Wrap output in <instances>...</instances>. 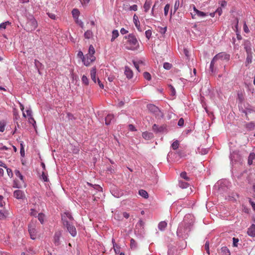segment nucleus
I'll use <instances>...</instances> for the list:
<instances>
[{
	"instance_id": "64",
	"label": "nucleus",
	"mask_w": 255,
	"mask_h": 255,
	"mask_svg": "<svg viewBox=\"0 0 255 255\" xmlns=\"http://www.w3.org/2000/svg\"><path fill=\"white\" fill-rule=\"evenodd\" d=\"M215 12L217 13L219 15H221L222 13V9L221 7H219L216 10Z\"/></svg>"
},
{
	"instance_id": "10",
	"label": "nucleus",
	"mask_w": 255,
	"mask_h": 255,
	"mask_svg": "<svg viewBox=\"0 0 255 255\" xmlns=\"http://www.w3.org/2000/svg\"><path fill=\"white\" fill-rule=\"evenodd\" d=\"M13 196L17 199H22L25 197L24 193L20 190H16L14 191Z\"/></svg>"
},
{
	"instance_id": "50",
	"label": "nucleus",
	"mask_w": 255,
	"mask_h": 255,
	"mask_svg": "<svg viewBox=\"0 0 255 255\" xmlns=\"http://www.w3.org/2000/svg\"><path fill=\"white\" fill-rule=\"evenodd\" d=\"M215 61H216V60H214V58H213L211 62V63H210V69L212 72H214V63H215Z\"/></svg>"
},
{
	"instance_id": "19",
	"label": "nucleus",
	"mask_w": 255,
	"mask_h": 255,
	"mask_svg": "<svg viewBox=\"0 0 255 255\" xmlns=\"http://www.w3.org/2000/svg\"><path fill=\"white\" fill-rule=\"evenodd\" d=\"M96 68L95 67H93L92 68V69L91 70V78L92 80L94 82V83L96 82Z\"/></svg>"
},
{
	"instance_id": "42",
	"label": "nucleus",
	"mask_w": 255,
	"mask_h": 255,
	"mask_svg": "<svg viewBox=\"0 0 255 255\" xmlns=\"http://www.w3.org/2000/svg\"><path fill=\"white\" fill-rule=\"evenodd\" d=\"M179 4H180L179 0H176V1L174 4V11L173 14H174L175 12H176V11L178 9L179 7Z\"/></svg>"
},
{
	"instance_id": "27",
	"label": "nucleus",
	"mask_w": 255,
	"mask_h": 255,
	"mask_svg": "<svg viewBox=\"0 0 255 255\" xmlns=\"http://www.w3.org/2000/svg\"><path fill=\"white\" fill-rule=\"evenodd\" d=\"M246 128L249 130H252L255 128V123L253 122L249 123L246 125Z\"/></svg>"
},
{
	"instance_id": "47",
	"label": "nucleus",
	"mask_w": 255,
	"mask_h": 255,
	"mask_svg": "<svg viewBox=\"0 0 255 255\" xmlns=\"http://www.w3.org/2000/svg\"><path fill=\"white\" fill-rule=\"evenodd\" d=\"M143 77L145 79L147 80H150L151 79V75L148 72H144L143 73Z\"/></svg>"
},
{
	"instance_id": "53",
	"label": "nucleus",
	"mask_w": 255,
	"mask_h": 255,
	"mask_svg": "<svg viewBox=\"0 0 255 255\" xmlns=\"http://www.w3.org/2000/svg\"><path fill=\"white\" fill-rule=\"evenodd\" d=\"M184 120L183 118H180L178 122V126L179 127H183L184 125Z\"/></svg>"
},
{
	"instance_id": "38",
	"label": "nucleus",
	"mask_w": 255,
	"mask_h": 255,
	"mask_svg": "<svg viewBox=\"0 0 255 255\" xmlns=\"http://www.w3.org/2000/svg\"><path fill=\"white\" fill-rule=\"evenodd\" d=\"M5 122L4 121L0 122V131L3 132L5 129Z\"/></svg>"
},
{
	"instance_id": "16",
	"label": "nucleus",
	"mask_w": 255,
	"mask_h": 255,
	"mask_svg": "<svg viewBox=\"0 0 255 255\" xmlns=\"http://www.w3.org/2000/svg\"><path fill=\"white\" fill-rule=\"evenodd\" d=\"M151 4V0H146L144 4L143 7L145 12H147Z\"/></svg>"
},
{
	"instance_id": "56",
	"label": "nucleus",
	"mask_w": 255,
	"mask_h": 255,
	"mask_svg": "<svg viewBox=\"0 0 255 255\" xmlns=\"http://www.w3.org/2000/svg\"><path fill=\"white\" fill-rule=\"evenodd\" d=\"M47 14L50 18H51L52 19H56V15L55 14L52 13H50V12H48V13H47Z\"/></svg>"
},
{
	"instance_id": "40",
	"label": "nucleus",
	"mask_w": 255,
	"mask_h": 255,
	"mask_svg": "<svg viewBox=\"0 0 255 255\" xmlns=\"http://www.w3.org/2000/svg\"><path fill=\"white\" fill-rule=\"evenodd\" d=\"M44 217L45 216L42 213H39L38 215V219L41 224H43L44 222Z\"/></svg>"
},
{
	"instance_id": "21",
	"label": "nucleus",
	"mask_w": 255,
	"mask_h": 255,
	"mask_svg": "<svg viewBox=\"0 0 255 255\" xmlns=\"http://www.w3.org/2000/svg\"><path fill=\"white\" fill-rule=\"evenodd\" d=\"M114 119L113 115L109 114L107 115V116L105 118V124L107 125H110L111 122V121Z\"/></svg>"
},
{
	"instance_id": "29",
	"label": "nucleus",
	"mask_w": 255,
	"mask_h": 255,
	"mask_svg": "<svg viewBox=\"0 0 255 255\" xmlns=\"http://www.w3.org/2000/svg\"><path fill=\"white\" fill-rule=\"evenodd\" d=\"M247 58L246 61V65L247 66L248 64L252 63V54H247Z\"/></svg>"
},
{
	"instance_id": "2",
	"label": "nucleus",
	"mask_w": 255,
	"mask_h": 255,
	"mask_svg": "<svg viewBox=\"0 0 255 255\" xmlns=\"http://www.w3.org/2000/svg\"><path fill=\"white\" fill-rule=\"evenodd\" d=\"M191 230L190 225L188 223H181L178 226L177 231V235L182 239H186L189 236Z\"/></svg>"
},
{
	"instance_id": "11",
	"label": "nucleus",
	"mask_w": 255,
	"mask_h": 255,
	"mask_svg": "<svg viewBox=\"0 0 255 255\" xmlns=\"http://www.w3.org/2000/svg\"><path fill=\"white\" fill-rule=\"evenodd\" d=\"M124 73L127 78L130 79L132 78L133 72L128 66H125Z\"/></svg>"
},
{
	"instance_id": "4",
	"label": "nucleus",
	"mask_w": 255,
	"mask_h": 255,
	"mask_svg": "<svg viewBox=\"0 0 255 255\" xmlns=\"http://www.w3.org/2000/svg\"><path fill=\"white\" fill-rule=\"evenodd\" d=\"M37 26V22L36 19L33 17L31 16L28 18L27 22L26 24V29L27 31H33Z\"/></svg>"
},
{
	"instance_id": "62",
	"label": "nucleus",
	"mask_w": 255,
	"mask_h": 255,
	"mask_svg": "<svg viewBox=\"0 0 255 255\" xmlns=\"http://www.w3.org/2000/svg\"><path fill=\"white\" fill-rule=\"evenodd\" d=\"M115 79V77L114 75H110L108 77V80L109 82H112Z\"/></svg>"
},
{
	"instance_id": "18",
	"label": "nucleus",
	"mask_w": 255,
	"mask_h": 255,
	"mask_svg": "<svg viewBox=\"0 0 255 255\" xmlns=\"http://www.w3.org/2000/svg\"><path fill=\"white\" fill-rule=\"evenodd\" d=\"M194 11L198 16L203 17L207 15V14L203 11L198 10L195 6L193 7Z\"/></svg>"
},
{
	"instance_id": "30",
	"label": "nucleus",
	"mask_w": 255,
	"mask_h": 255,
	"mask_svg": "<svg viewBox=\"0 0 255 255\" xmlns=\"http://www.w3.org/2000/svg\"><path fill=\"white\" fill-rule=\"evenodd\" d=\"M221 250L223 255H230V252L226 247H222Z\"/></svg>"
},
{
	"instance_id": "32",
	"label": "nucleus",
	"mask_w": 255,
	"mask_h": 255,
	"mask_svg": "<svg viewBox=\"0 0 255 255\" xmlns=\"http://www.w3.org/2000/svg\"><path fill=\"white\" fill-rule=\"evenodd\" d=\"M93 36V33L91 30H87L84 33V36L87 39H90Z\"/></svg>"
},
{
	"instance_id": "9",
	"label": "nucleus",
	"mask_w": 255,
	"mask_h": 255,
	"mask_svg": "<svg viewBox=\"0 0 255 255\" xmlns=\"http://www.w3.org/2000/svg\"><path fill=\"white\" fill-rule=\"evenodd\" d=\"M152 130L157 133V132H163L165 131H166V128L165 126H162L160 127H158V126L156 124H154L152 126Z\"/></svg>"
},
{
	"instance_id": "51",
	"label": "nucleus",
	"mask_w": 255,
	"mask_h": 255,
	"mask_svg": "<svg viewBox=\"0 0 255 255\" xmlns=\"http://www.w3.org/2000/svg\"><path fill=\"white\" fill-rule=\"evenodd\" d=\"M239 240L238 238H233V247H238V244Z\"/></svg>"
},
{
	"instance_id": "13",
	"label": "nucleus",
	"mask_w": 255,
	"mask_h": 255,
	"mask_svg": "<svg viewBox=\"0 0 255 255\" xmlns=\"http://www.w3.org/2000/svg\"><path fill=\"white\" fill-rule=\"evenodd\" d=\"M244 48L246 50V51L247 52V54H252V46L251 43L247 41L245 42L244 44Z\"/></svg>"
},
{
	"instance_id": "60",
	"label": "nucleus",
	"mask_w": 255,
	"mask_h": 255,
	"mask_svg": "<svg viewBox=\"0 0 255 255\" xmlns=\"http://www.w3.org/2000/svg\"><path fill=\"white\" fill-rule=\"evenodd\" d=\"M244 30L246 33H249V29L246 24V23H244V26H243Z\"/></svg>"
},
{
	"instance_id": "54",
	"label": "nucleus",
	"mask_w": 255,
	"mask_h": 255,
	"mask_svg": "<svg viewBox=\"0 0 255 255\" xmlns=\"http://www.w3.org/2000/svg\"><path fill=\"white\" fill-rule=\"evenodd\" d=\"M159 32L161 34H164L166 31V29H167V27H159Z\"/></svg>"
},
{
	"instance_id": "63",
	"label": "nucleus",
	"mask_w": 255,
	"mask_h": 255,
	"mask_svg": "<svg viewBox=\"0 0 255 255\" xmlns=\"http://www.w3.org/2000/svg\"><path fill=\"white\" fill-rule=\"evenodd\" d=\"M30 215L33 216H36L37 215V212L33 209L30 210Z\"/></svg>"
},
{
	"instance_id": "12",
	"label": "nucleus",
	"mask_w": 255,
	"mask_h": 255,
	"mask_svg": "<svg viewBox=\"0 0 255 255\" xmlns=\"http://www.w3.org/2000/svg\"><path fill=\"white\" fill-rule=\"evenodd\" d=\"M61 236V232L59 231L55 233L54 236V242L56 245H59L60 244V238Z\"/></svg>"
},
{
	"instance_id": "44",
	"label": "nucleus",
	"mask_w": 255,
	"mask_h": 255,
	"mask_svg": "<svg viewBox=\"0 0 255 255\" xmlns=\"http://www.w3.org/2000/svg\"><path fill=\"white\" fill-rule=\"evenodd\" d=\"M169 8L170 5L169 4H166L164 8V13L165 16H166L168 14Z\"/></svg>"
},
{
	"instance_id": "22",
	"label": "nucleus",
	"mask_w": 255,
	"mask_h": 255,
	"mask_svg": "<svg viewBox=\"0 0 255 255\" xmlns=\"http://www.w3.org/2000/svg\"><path fill=\"white\" fill-rule=\"evenodd\" d=\"M167 223L165 222V221L160 222L159 223L158 226V229L160 231H163L165 230V229L167 227Z\"/></svg>"
},
{
	"instance_id": "45",
	"label": "nucleus",
	"mask_w": 255,
	"mask_h": 255,
	"mask_svg": "<svg viewBox=\"0 0 255 255\" xmlns=\"http://www.w3.org/2000/svg\"><path fill=\"white\" fill-rule=\"evenodd\" d=\"M205 250H206L207 253L208 254H209L210 251H209V242L208 241H207L205 243V246H204Z\"/></svg>"
},
{
	"instance_id": "24",
	"label": "nucleus",
	"mask_w": 255,
	"mask_h": 255,
	"mask_svg": "<svg viewBox=\"0 0 255 255\" xmlns=\"http://www.w3.org/2000/svg\"><path fill=\"white\" fill-rule=\"evenodd\" d=\"M65 217L66 220L69 219L70 221H72L73 220V218L69 212H65L62 215V220H63V217Z\"/></svg>"
},
{
	"instance_id": "8",
	"label": "nucleus",
	"mask_w": 255,
	"mask_h": 255,
	"mask_svg": "<svg viewBox=\"0 0 255 255\" xmlns=\"http://www.w3.org/2000/svg\"><path fill=\"white\" fill-rule=\"evenodd\" d=\"M95 56H89L86 55V57L83 59L82 62L86 66H88L90 65L91 63L94 62L95 60Z\"/></svg>"
},
{
	"instance_id": "6",
	"label": "nucleus",
	"mask_w": 255,
	"mask_h": 255,
	"mask_svg": "<svg viewBox=\"0 0 255 255\" xmlns=\"http://www.w3.org/2000/svg\"><path fill=\"white\" fill-rule=\"evenodd\" d=\"M230 55L225 52H220L216 54L213 58L214 60H217L218 59L229 60L230 59Z\"/></svg>"
},
{
	"instance_id": "20",
	"label": "nucleus",
	"mask_w": 255,
	"mask_h": 255,
	"mask_svg": "<svg viewBox=\"0 0 255 255\" xmlns=\"http://www.w3.org/2000/svg\"><path fill=\"white\" fill-rule=\"evenodd\" d=\"M139 195L142 197L147 199L148 198V193L144 190L140 189L138 191Z\"/></svg>"
},
{
	"instance_id": "33",
	"label": "nucleus",
	"mask_w": 255,
	"mask_h": 255,
	"mask_svg": "<svg viewBox=\"0 0 255 255\" xmlns=\"http://www.w3.org/2000/svg\"><path fill=\"white\" fill-rule=\"evenodd\" d=\"M255 158V154L254 153H250L248 158V164L251 165L253 163V160Z\"/></svg>"
},
{
	"instance_id": "61",
	"label": "nucleus",
	"mask_w": 255,
	"mask_h": 255,
	"mask_svg": "<svg viewBox=\"0 0 255 255\" xmlns=\"http://www.w3.org/2000/svg\"><path fill=\"white\" fill-rule=\"evenodd\" d=\"M237 155L236 152H234L233 153H231L230 155V159L232 161H233V160H236L235 158V155Z\"/></svg>"
},
{
	"instance_id": "25",
	"label": "nucleus",
	"mask_w": 255,
	"mask_h": 255,
	"mask_svg": "<svg viewBox=\"0 0 255 255\" xmlns=\"http://www.w3.org/2000/svg\"><path fill=\"white\" fill-rule=\"evenodd\" d=\"M8 215V213L6 211H0V220L5 219Z\"/></svg>"
},
{
	"instance_id": "5",
	"label": "nucleus",
	"mask_w": 255,
	"mask_h": 255,
	"mask_svg": "<svg viewBox=\"0 0 255 255\" xmlns=\"http://www.w3.org/2000/svg\"><path fill=\"white\" fill-rule=\"evenodd\" d=\"M63 223L64 226H66L68 232L72 235V236L75 237L77 235V231L75 227L74 226L71 225L68 220H66L64 217H63Z\"/></svg>"
},
{
	"instance_id": "58",
	"label": "nucleus",
	"mask_w": 255,
	"mask_h": 255,
	"mask_svg": "<svg viewBox=\"0 0 255 255\" xmlns=\"http://www.w3.org/2000/svg\"><path fill=\"white\" fill-rule=\"evenodd\" d=\"M29 122L30 124H31L33 126H34V125L36 124V122L34 120V119L32 118V117H29Z\"/></svg>"
},
{
	"instance_id": "41",
	"label": "nucleus",
	"mask_w": 255,
	"mask_h": 255,
	"mask_svg": "<svg viewBox=\"0 0 255 255\" xmlns=\"http://www.w3.org/2000/svg\"><path fill=\"white\" fill-rule=\"evenodd\" d=\"M179 142L178 140H176V141H174L172 145H171V146L172 147V148L174 149V150H175V149H177L178 148V146H179Z\"/></svg>"
},
{
	"instance_id": "7",
	"label": "nucleus",
	"mask_w": 255,
	"mask_h": 255,
	"mask_svg": "<svg viewBox=\"0 0 255 255\" xmlns=\"http://www.w3.org/2000/svg\"><path fill=\"white\" fill-rule=\"evenodd\" d=\"M28 231L31 239L35 240L36 238V231L34 225H29L28 226Z\"/></svg>"
},
{
	"instance_id": "57",
	"label": "nucleus",
	"mask_w": 255,
	"mask_h": 255,
	"mask_svg": "<svg viewBox=\"0 0 255 255\" xmlns=\"http://www.w3.org/2000/svg\"><path fill=\"white\" fill-rule=\"evenodd\" d=\"M3 196L0 195V207H3L5 204L4 202L3 201Z\"/></svg>"
},
{
	"instance_id": "46",
	"label": "nucleus",
	"mask_w": 255,
	"mask_h": 255,
	"mask_svg": "<svg viewBox=\"0 0 255 255\" xmlns=\"http://www.w3.org/2000/svg\"><path fill=\"white\" fill-rule=\"evenodd\" d=\"M130 247L131 249H135L136 247V242L133 239L130 240Z\"/></svg>"
},
{
	"instance_id": "34",
	"label": "nucleus",
	"mask_w": 255,
	"mask_h": 255,
	"mask_svg": "<svg viewBox=\"0 0 255 255\" xmlns=\"http://www.w3.org/2000/svg\"><path fill=\"white\" fill-rule=\"evenodd\" d=\"M40 178L45 182H47L48 180L47 174H46L44 171L42 172V174L40 176Z\"/></svg>"
},
{
	"instance_id": "43",
	"label": "nucleus",
	"mask_w": 255,
	"mask_h": 255,
	"mask_svg": "<svg viewBox=\"0 0 255 255\" xmlns=\"http://www.w3.org/2000/svg\"><path fill=\"white\" fill-rule=\"evenodd\" d=\"M171 67L172 64L169 63L165 62L163 64V68L166 70H169Z\"/></svg>"
},
{
	"instance_id": "23",
	"label": "nucleus",
	"mask_w": 255,
	"mask_h": 255,
	"mask_svg": "<svg viewBox=\"0 0 255 255\" xmlns=\"http://www.w3.org/2000/svg\"><path fill=\"white\" fill-rule=\"evenodd\" d=\"M95 52V48L92 45H90L89 48L88 53L86 55L89 56H94V54Z\"/></svg>"
},
{
	"instance_id": "49",
	"label": "nucleus",
	"mask_w": 255,
	"mask_h": 255,
	"mask_svg": "<svg viewBox=\"0 0 255 255\" xmlns=\"http://www.w3.org/2000/svg\"><path fill=\"white\" fill-rule=\"evenodd\" d=\"M145 36L148 39H149L151 36V30H147L145 32Z\"/></svg>"
},
{
	"instance_id": "36",
	"label": "nucleus",
	"mask_w": 255,
	"mask_h": 255,
	"mask_svg": "<svg viewBox=\"0 0 255 255\" xmlns=\"http://www.w3.org/2000/svg\"><path fill=\"white\" fill-rule=\"evenodd\" d=\"M82 82L85 85H88L89 84V80L87 77L85 75H83L82 77Z\"/></svg>"
},
{
	"instance_id": "17",
	"label": "nucleus",
	"mask_w": 255,
	"mask_h": 255,
	"mask_svg": "<svg viewBox=\"0 0 255 255\" xmlns=\"http://www.w3.org/2000/svg\"><path fill=\"white\" fill-rule=\"evenodd\" d=\"M142 135V137L146 140L151 139L153 137V135L152 133L147 131L143 132Z\"/></svg>"
},
{
	"instance_id": "28",
	"label": "nucleus",
	"mask_w": 255,
	"mask_h": 255,
	"mask_svg": "<svg viewBox=\"0 0 255 255\" xmlns=\"http://www.w3.org/2000/svg\"><path fill=\"white\" fill-rule=\"evenodd\" d=\"M119 31L117 30H114L112 32V37L111 38V41H114L115 39L117 38L119 36Z\"/></svg>"
},
{
	"instance_id": "39",
	"label": "nucleus",
	"mask_w": 255,
	"mask_h": 255,
	"mask_svg": "<svg viewBox=\"0 0 255 255\" xmlns=\"http://www.w3.org/2000/svg\"><path fill=\"white\" fill-rule=\"evenodd\" d=\"M10 23L9 21H5L2 22L0 24V29H5L8 25H9Z\"/></svg>"
},
{
	"instance_id": "37",
	"label": "nucleus",
	"mask_w": 255,
	"mask_h": 255,
	"mask_svg": "<svg viewBox=\"0 0 255 255\" xmlns=\"http://www.w3.org/2000/svg\"><path fill=\"white\" fill-rule=\"evenodd\" d=\"M180 176L186 180V181H189L190 178L187 176V173L186 172H182L180 174Z\"/></svg>"
},
{
	"instance_id": "48",
	"label": "nucleus",
	"mask_w": 255,
	"mask_h": 255,
	"mask_svg": "<svg viewBox=\"0 0 255 255\" xmlns=\"http://www.w3.org/2000/svg\"><path fill=\"white\" fill-rule=\"evenodd\" d=\"M114 249L116 254H119L120 253V248L118 247L116 244H114Z\"/></svg>"
},
{
	"instance_id": "15",
	"label": "nucleus",
	"mask_w": 255,
	"mask_h": 255,
	"mask_svg": "<svg viewBox=\"0 0 255 255\" xmlns=\"http://www.w3.org/2000/svg\"><path fill=\"white\" fill-rule=\"evenodd\" d=\"M133 19L134 23L136 27L138 29V30L139 31H142V30L140 27V23H139V21L138 19V17L135 14L134 15Z\"/></svg>"
},
{
	"instance_id": "55",
	"label": "nucleus",
	"mask_w": 255,
	"mask_h": 255,
	"mask_svg": "<svg viewBox=\"0 0 255 255\" xmlns=\"http://www.w3.org/2000/svg\"><path fill=\"white\" fill-rule=\"evenodd\" d=\"M77 56L78 57L80 58L82 60L83 59H84V58L85 57L84 55H83V53L82 51H79L77 54Z\"/></svg>"
},
{
	"instance_id": "14",
	"label": "nucleus",
	"mask_w": 255,
	"mask_h": 255,
	"mask_svg": "<svg viewBox=\"0 0 255 255\" xmlns=\"http://www.w3.org/2000/svg\"><path fill=\"white\" fill-rule=\"evenodd\" d=\"M248 234L251 237H255V225H252L248 229Z\"/></svg>"
},
{
	"instance_id": "31",
	"label": "nucleus",
	"mask_w": 255,
	"mask_h": 255,
	"mask_svg": "<svg viewBox=\"0 0 255 255\" xmlns=\"http://www.w3.org/2000/svg\"><path fill=\"white\" fill-rule=\"evenodd\" d=\"M72 15L74 18L78 19V17L79 15L80 12L78 9H73L72 11Z\"/></svg>"
},
{
	"instance_id": "3",
	"label": "nucleus",
	"mask_w": 255,
	"mask_h": 255,
	"mask_svg": "<svg viewBox=\"0 0 255 255\" xmlns=\"http://www.w3.org/2000/svg\"><path fill=\"white\" fill-rule=\"evenodd\" d=\"M147 108L151 113L155 115L156 119H160L164 117L163 113L154 105L148 104L147 105Z\"/></svg>"
},
{
	"instance_id": "26",
	"label": "nucleus",
	"mask_w": 255,
	"mask_h": 255,
	"mask_svg": "<svg viewBox=\"0 0 255 255\" xmlns=\"http://www.w3.org/2000/svg\"><path fill=\"white\" fill-rule=\"evenodd\" d=\"M179 186L181 188H186L189 186V184L187 182H184L182 181H179Z\"/></svg>"
},
{
	"instance_id": "59",
	"label": "nucleus",
	"mask_w": 255,
	"mask_h": 255,
	"mask_svg": "<svg viewBox=\"0 0 255 255\" xmlns=\"http://www.w3.org/2000/svg\"><path fill=\"white\" fill-rule=\"evenodd\" d=\"M129 9L130 10L136 11L137 9V6L136 4H133L130 6Z\"/></svg>"
},
{
	"instance_id": "1",
	"label": "nucleus",
	"mask_w": 255,
	"mask_h": 255,
	"mask_svg": "<svg viewBox=\"0 0 255 255\" xmlns=\"http://www.w3.org/2000/svg\"><path fill=\"white\" fill-rule=\"evenodd\" d=\"M127 41L125 44L126 48L128 50H135L139 47V43L135 36L133 34H129L125 36Z\"/></svg>"
},
{
	"instance_id": "52",
	"label": "nucleus",
	"mask_w": 255,
	"mask_h": 255,
	"mask_svg": "<svg viewBox=\"0 0 255 255\" xmlns=\"http://www.w3.org/2000/svg\"><path fill=\"white\" fill-rule=\"evenodd\" d=\"M67 117L68 118L69 120H74L75 119V117H74L73 115L70 113H68L67 114Z\"/></svg>"
},
{
	"instance_id": "35",
	"label": "nucleus",
	"mask_w": 255,
	"mask_h": 255,
	"mask_svg": "<svg viewBox=\"0 0 255 255\" xmlns=\"http://www.w3.org/2000/svg\"><path fill=\"white\" fill-rule=\"evenodd\" d=\"M14 173H15V175L18 177V178H20V179L23 181V176H22V175L21 174V173L20 172V171L18 170H15L14 171Z\"/></svg>"
}]
</instances>
